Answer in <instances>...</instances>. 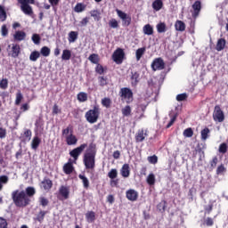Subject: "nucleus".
<instances>
[{"instance_id":"f257e3e1","label":"nucleus","mask_w":228,"mask_h":228,"mask_svg":"<svg viewBox=\"0 0 228 228\" xmlns=\"http://www.w3.org/2000/svg\"><path fill=\"white\" fill-rule=\"evenodd\" d=\"M12 199L16 208H28L31 204V199L28 198L24 191L16 190L12 191Z\"/></svg>"},{"instance_id":"f03ea898","label":"nucleus","mask_w":228,"mask_h":228,"mask_svg":"<svg viewBox=\"0 0 228 228\" xmlns=\"http://www.w3.org/2000/svg\"><path fill=\"white\" fill-rule=\"evenodd\" d=\"M97 151L94 148H89L84 154V165L86 170H94L95 168V156Z\"/></svg>"},{"instance_id":"7ed1b4c3","label":"nucleus","mask_w":228,"mask_h":228,"mask_svg":"<svg viewBox=\"0 0 228 228\" xmlns=\"http://www.w3.org/2000/svg\"><path fill=\"white\" fill-rule=\"evenodd\" d=\"M85 117L89 124H95V122L99 120V117H101V107L99 105H94L93 109H90L86 112Z\"/></svg>"},{"instance_id":"20e7f679","label":"nucleus","mask_w":228,"mask_h":228,"mask_svg":"<svg viewBox=\"0 0 228 228\" xmlns=\"http://www.w3.org/2000/svg\"><path fill=\"white\" fill-rule=\"evenodd\" d=\"M119 96L121 97V101H125L126 104H131L134 101L133 90L129 87H122L119 90Z\"/></svg>"},{"instance_id":"39448f33","label":"nucleus","mask_w":228,"mask_h":228,"mask_svg":"<svg viewBox=\"0 0 228 228\" xmlns=\"http://www.w3.org/2000/svg\"><path fill=\"white\" fill-rule=\"evenodd\" d=\"M20 8L25 15H31L33 13V8L29 4H35V0H17Z\"/></svg>"},{"instance_id":"423d86ee","label":"nucleus","mask_w":228,"mask_h":228,"mask_svg":"<svg viewBox=\"0 0 228 228\" xmlns=\"http://www.w3.org/2000/svg\"><path fill=\"white\" fill-rule=\"evenodd\" d=\"M214 122H219L220 124L225 120V114L222 110L220 105H216L212 114Z\"/></svg>"},{"instance_id":"0eeeda50","label":"nucleus","mask_w":228,"mask_h":228,"mask_svg":"<svg viewBox=\"0 0 228 228\" xmlns=\"http://www.w3.org/2000/svg\"><path fill=\"white\" fill-rule=\"evenodd\" d=\"M88 147V144L86 143H83L80 146L73 149L71 151H69V156L71 158H73L74 159V163H76L77 159H79V156H81V154L83 153V151H85V149Z\"/></svg>"},{"instance_id":"6e6552de","label":"nucleus","mask_w":228,"mask_h":228,"mask_svg":"<svg viewBox=\"0 0 228 228\" xmlns=\"http://www.w3.org/2000/svg\"><path fill=\"white\" fill-rule=\"evenodd\" d=\"M116 12H117L118 17H119V19H121L122 20V26H124L125 28L131 26V20H132L131 15H128L127 13L118 9H117Z\"/></svg>"},{"instance_id":"1a4fd4ad","label":"nucleus","mask_w":228,"mask_h":228,"mask_svg":"<svg viewBox=\"0 0 228 228\" xmlns=\"http://www.w3.org/2000/svg\"><path fill=\"white\" fill-rule=\"evenodd\" d=\"M126 56V53H124V49L118 48L112 54V60L117 63L118 65L122 64V61H124V57Z\"/></svg>"},{"instance_id":"9d476101","label":"nucleus","mask_w":228,"mask_h":228,"mask_svg":"<svg viewBox=\"0 0 228 228\" xmlns=\"http://www.w3.org/2000/svg\"><path fill=\"white\" fill-rule=\"evenodd\" d=\"M165 69V61L161 57L155 58L151 62V69L153 72L156 70H163Z\"/></svg>"},{"instance_id":"9b49d317","label":"nucleus","mask_w":228,"mask_h":228,"mask_svg":"<svg viewBox=\"0 0 228 228\" xmlns=\"http://www.w3.org/2000/svg\"><path fill=\"white\" fill-rule=\"evenodd\" d=\"M59 194L62 199L60 200H67L70 197V187L67 185H61L59 188Z\"/></svg>"},{"instance_id":"f8f14e48","label":"nucleus","mask_w":228,"mask_h":228,"mask_svg":"<svg viewBox=\"0 0 228 228\" xmlns=\"http://www.w3.org/2000/svg\"><path fill=\"white\" fill-rule=\"evenodd\" d=\"M191 8L193 10V12H191L192 17L193 19H197V17L200 15V11L202 10V2L199 0L195 1L191 5Z\"/></svg>"},{"instance_id":"ddd939ff","label":"nucleus","mask_w":228,"mask_h":228,"mask_svg":"<svg viewBox=\"0 0 228 228\" xmlns=\"http://www.w3.org/2000/svg\"><path fill=\"white\" fill-rule=\"evenodd\" d=\"M40 188L45 190V191H49L53 188V180L48 177H45L40 183Z\"/></svg>"},{"instance_id":"4468645a","label":"nucleus","mask_w":228,"mask_h":228,"mask_svg":"<svg viewBox=\"0 0 228 228\" xmlns=\"http://www.w3.org/2000/svg\"><path fill=\"white\" fill-rule=\"evenodd\" d=\"M126 197L127 200L136 202V200H138V191H136L134 189H129L126 192Z\"/></svg>"},{"instance_id":"2eb2a0df","label":"nucleus","mask_w":228,"mask_h":228,"mask_svg":"<svg viewBox=\"0 0 228 228\" xmlns=\"http://www.w3.org/2000/svg\"><path fill=\"white\" fill-rule=\"evenodd\" d=\"M19 54H20V45L12 44L9 56H12V58H19Z\"/></svg>"},{"instance_id":"dca6fc26","label":"nucleus","mask_w":228,"mask_h":228,"mask_svg":"<svg viewBox=\"0 0 228 228\" xmlns=\"http://www.w3.org/2000/svg\"><path fill=\"white\" fill-rule=\"evenodd\" d=\"M130 79L132 86H138V83H140V72L131 71Z\"/></svg>"},{"instance_id":"f3484780","label":"nucleus","mask_w":228,"mask_h":228,"mask_svg":"<svg viewBox=\"0 0 228 228\" xmlns=\"http://www.w3.org/2000/svg\"><path fill=\"white\" fill-rule=\"evenodd\" d=\"M148 136L147 132L143 129H140L135 134V142L136 143H140L145 140V137Z\"/></svg>"},{"instance_id":"a211bd4d","label":"nucleus","mask_w":228,"mask_h":228,"mask_svg":"<svg viewBox=\"0 0 228 228\" xmlns=\"http://www.w3.org/2000/svg\"><path fill=\"white\" fill-rule=\"evenodd\" d=\"M65 142L67 145H77V137L74 134H69V135H66Z\"/></svg>"},{"instance_id":"6ab92c4d","label":"nucleus","mask_w":228,"mask_h":228,"mask_svg":"<svg viewBox=\"0 0 228 228\" xmlns=\"http://www.w3.org/2000/svg\"><path fill=\"white\" fill-rule=\"evenodd\" d=\"M120 174L122 177L127 178L131 175V168L129 167V164H124L121 167Z\"/></svg>"},{"instance_id":"aec40b11","label":"nucleus","mask_w":228,"mask_h":228,"mask_svg":"<svg viewBox=\"0 0 228 228\" xmlns=\"http://www.w3.org/2000/svg\"><path fill=\"white\" fill-rule=\"evenodd\" d=\"M13 38L15 42H22V40H26V32L18 30L13 35Z\"/></svg>"},{"instance_id":"412c9836","label":"nucleus","mask_w":228,"mask_h":228,"mask_svg":"<svg viewBox=\"0 0 228 228\" xmlns=\"http://www.w3.org/2000/svg\"><path fill=\"white\" fill-rule=\"evenodd\" d=\"M63 172L66 174V175H70V174L74 172V166L72 165V162H67L63 166Z\"/></svg>"},{"instance_id":"4be33fe9","label":"nucleus","mask_w":228,"mask_h":228,"mask_svg":"<svg viewBox=\"0 0 228 228\" xmlns=\"http://www.w3.org/2000/svg\"><path fill=\"white\" fill-rule=\"evenodd\" d=\"M40 143H42V139L37 135L34 136L31 142V149H33V151H37V149L40 147Z\"/></svg>"},{"instance_id":"5701e85b","label":"nucleus","mask_w":228,"mask_h":228,"mask_svg":"<svg viewBox=\"0 0 228 228\" xmlns=\"http://www.w3.org/2000/svg\"><path fill=\"white\" fill-rule=\"evenodd\" d=\"M175 28L176 31H185L186 24L184 23V21L177 20L175 23Z\"/></svg>"},{"instance_id":"b1692460","label":"nucleus","mask_w":228,"mask_h":228,"mask_svg":"<svg viewBox=\"0 0 228 228\" xmlns=\"http://www.w3.org/2000/svg\"><path fill=\"white\" fill-rule=\"evenodd\" d=\"M98 83H99V86H102V88H104V86H108L110 85V80L106 76H100L98 77Z\"/></svg>"},{"instance_id":"393cba45","label":"nucleus","mask_w":228,"mask_h":228,"mask_svg":"<svg viewBox=\"0 0 228 228\" xmlns=\"http://www.w3.org/2000/svg\"><path fill=\"white\" fill-rule=\"evenodd\" d=\"M24 191L25 195H27V199H31V197H35V194L37 193V191L33 186L27 187Z\"/></svg>"},{"instance_id":"a878e982","label":"nucleus","mask_w":228,"mask_h":228,"mask_svg":"<svg viewBox=\"0 0 228 228\" xmlns=\"http://www.w3.org/2000/svg\"><path fill=\"white\" fill-rule=\"evenodd\" d=\"M156 28L158 33H167V23L160 21L156 25Z\"/></svg>"},{"instance_id":"bb28decb","label":"nucleus","mask_w":228,"mask_h":228,"mask_svg":"<svg viewBox=\"0 0 228 228\" xmlns=\"http://www.w3.org/2000/svg\"><path fill=\"white\" fill-rule=\"evenodd\" d=\"M142 31L144 35H148L151 37V35H154V28L151 24H146L142 28Z\"/></svg>"},{"instance_id":"cd10ccee","label":"nucleus","mask_w":228,"mask_h":228,"mask_svg":"<svg viewBox=\"0 0 228 228\" xmlns=\"http://www.w3.org/2000/svg\"><path fill=\"white\" fill-rule=\"evenodd\" d=\"M226 41L224 38H219L216 43V49L220 52L225 49Z\"/></svg>"},{"instance_id":"c85d7f7f","label":"nucleus","mask_w":228,"mask_h":228,"mask_svg":"<svg viewBox=\"0 0 228 228\" xmlns=\"http://www.w3.org/2000/svg\"><path fill=\"white\" fill-rule=\"evenodd\" d=\"M155 12H159L163 8V0H155L151 4Z\"/></svg>"},{"instance_id":"c756f323","label":"nucleus","mask_w":228,"mask_h":228,"mask_svg":"<svg viewBox=\"0 0 228 228\" xmlns=\"http://www.w3.org/2000/svg\"><path fill=\"white\" fill-rule=\"evenodd\" d=\"M86 219L88 224H94V222H95V212L87 211L86 214Z\"/></svg>"},{"instance_id":"7c9ffc66","label":"nucleus","mask_w":228,"mask_h":228,"mask_svg":"<svg viewBox=\"0 0 228 228\" xmlns=\"http://www.w3.org/2000/svg\"><path fill=\"white\" fill-rule=\"evenodd\" d=\"M78 179L82 181L83 186L86 190H88V188H90V181L85 175H78Z\"/></svg>"},{"instance_id":"2f4dec72","label":"nucleus","mask_w":228,"mask_h":228,"mask_svg":"<svg viewBox=\"0 0 228 228\" xmlns=\"http://www.w3.org/2000/svg\"><path fill=\"white\" fill-rule=\"evenodd\" d=\"M78 102H86L88 101V94L85 92H80L77 95Z\"/></svg>"},{"instance_id":"473e14b6","label":"nucleus","mask_w":228,"mask_h":228,"mask_svg":"<svg viewBox=\"0 0 228 228\" xmlns=\"http://www.w3.org/2000/svg\"><path fill=\"white\" fill-rule=\"evenodd\" d=\"M78 35H79V33H77V31H70L69 33V37H68L69 44L76 42L77 40Z\"/></svg>"},{"instance_id":"72a5a7b5","label":"nucleus","mask_w":228,"mask_h":228,"mask_svg":"<svg viewBox=\"0 0 228 228\" xmlns=\"http://www.w3.org/2000/svg\"><path fill=\"white\" fill-rule=\"evenodd\" d=\"M90 15L91 17L94 18V20L96 22H99V20H101L102 17H101V12L99 10H93L90 12Z\"/></svg>"},{"instance_id":"f704fd0d","label":"nucleus","mask_w":228,"mask_h":228,"mask_svg":"<svg viewBox=\"0 0 228 228\" xmlns=\"http://www.w3.org/2000/svg\"><path fill=\"white\" fill-rule=\"evenodd\" d=\"M89 61L91 63H94V65L99 64V61H101V59L99 58V54L97 53H93L88 57Z\"/></svg>"},{"instance_id":"c9c22d12","label":"nucleus","mask_w":228,"mask_h":228,"mask_svg":"<svg viewBox=\"0 0 228 228\" xmlns=\"http://www.w3.org/2000/svg\"><path fill=\"white\" fill-rule=\"evenodd\" d=\"M6 19H8L6 10H4V6L0 5V22H4Z\"/></svg>"},{"instance_id":"e433bc0d","label":"nucleus","mask_w":228,"mask_h":228,"mask_svg":"<svg viewBox=\"0 0 228 228\" xmlns=\"http://www.w3.org/2000/svg\"><path fill=\"white\" fill-rule=\"evenodd\" d=\"M147 184L150 186H154L156 184V175L154 174L151 173L147 178H146Z\"/></svg>"},{"instance_id":"4c0bfd02","label":"nucleus","mask_w":228,"mask_h":228,"mask_svg":"<svg viewBox=\"0 0 228 228\" xmlns=\"http://www.w3.org/2000/svg\"><path fill=\"white\" fill-rule=\"evenodd\" d=\"M145 51H146L145 47L138 48L136 50L135 57H136L137 61H140V60H142V56H143V54H145Z\"/></svg>"},{"instance_id":"58836bf2","label":"nucleus","mask_w":228,"mask_h":228,"mask_svg":"<svg viewBox=\"0 0 228 228\" xmlns=\"http://www.w3.org/2000/svg\"><path fill=\"white\" fill-rule=\"evenodd\" d=\"M74 10L77 13H81V12H85V10H86V5L83 3H77Z\"/></svg>"},{"instance_id":"ea45409f","label":"nucleus","mask_w":228,"mask_h":228,"mask_svg":"<svg viewBox=\"0 0 228 228\" xmlns=\"http://www.w3.org/2000/svg\"><path fill=\"white\" fill-rule=\"evenodd\" d=\"M45 215H47V211H45V210L39 211V213L37 216L36 220H37V222H39V224H42V222H44V219L45 218Z\"/></svg>"},{"instance_id":"a19ab883","label":"nucleus","mask_w":228,"mask_h":228,"mask_svg":"<svg viewBox=\"0 0 228 228\" xmlns=\"http://www.w3.org/2000/svg\"><path fill=\"white\" fill-rule=\"evenodd\" d=\"M131 112H132V110H131V106H129V105H126L121 110V113H122L123 117H130Z\"/></svg>"},{"instance_id":"79ce46f5","label":"nucleus","mask_w":228,"mask_h":228,"mask_svg":"<svg viewBox=\"0 0 228 228\" xmlns=\"http://www.w3.org/2000/svg\"><path fill=\"white\" fill-rule=\"evenodd\" d=\"M71 57H72V53L70 52V50H67V49L63 50L61 60L69 61L70 60Z\"/></svg>"},{"instance_id":"37998d69","label":"nucleus","mask_w":228,"mask_h":228,"mask_svg":"<svg viewBox=\"0 0 228 228\" xmlns=\"http://www.w3.org/2000/svg\"><path fill=\"white\" fill-rule=\"evenodd\" d=\"M31 136H33V132L29 129H25L23 133L25 142H29L31 140Z\"/></svg>"},{"instance_id":"c03bdc74","label":"nucleus","mask_w":228,"mask_h":228,"mask_svg":"<svg viewBox=\"0 0 228 228\" xmlns=\"http://www.w3.org/2000/svg\"><path fill=\"white\" fill-rule=\"evenodd\" d=\"M38 201L42 208H46V206H49V200L44 196H40Z\"/></svg>"},{"instance_id":"a18cd8bd","label":"nucleus","mask_w":228,"mask_h":228,"mask_svg":"<svg viewBox=\"0 0 228 228\" xmlns=\"http://www.w3.org/2000/svg\"><path fill=\"white\" fill-rule=\"evenodd\" d=\"M118 176V171L115 168L110 169V171L108 173V177L111 180L117 179Z\"/></svg>"},{"instance_id":"49530a36","label":"nucleus","mask_w":228,"mask_h":228,"mask_svg":"<svg viewBox=\"0 0 228 228\" xmlns=\"http://www.w3.org/2000/svg\"><path fill=\"white\" fill-rule=\"evenodd\" d=\"M38 58H40V52L38 51H34L29 55L30 61H37Z\"/></svg>"},{"instance_id":"de8ad7c7","label":"nucleus","mask_w":228,"mask_h":228,"mask_svg":"<svg viewBox=\"0 0 228 228\" xmlns=\"http://www.w3.org/2000/svg\"><path fill=\"white\" fill-rule=\"evenodd\" d=\"M22 99H24V96L22 95V93L20 92V90H19L16 94L15 105L19 106V104L22 102Z\"/></svg>"},{"instance_id":"09e8293b","label":"nucleus","mask_w":228,"mask_h":228,"mask_svg":"<svg viewBox=\"0 0 228 228\" xmlns=\"http://www.w3.org/2000/svg\"><path fill=\"white\" fill-rule=\"evenodd\" d=\"M102 105L103 108H111V99L108 97L102 99Z\"/></svg>"},{"instance_id":"8fccbe9b","label":"nucleus","mask_w":228,"mask_h":228,"mask_svg":"<svg viewBox=\"0 0 228 228\" xmlns=\"http://www.w3.org/2000/svg\"><path fill=\"white\" fill-rule=\"evenodd\" d=\"M209 128L206 127L203 130H201V140L205 142V140H208L209 138Z\"/></svg>"},{"instance_id":"3c124183","label":"nucleus","mask_w":228,"mask_h":228,"mask_svg":"<svg viewBox=\"0 0 228 228\" xmlns=\"http://www.w3.org/2000/svg\"><path fill=\"white\" fill-rule=\"evenodd\" d=\"M170 121L168 122V124L167 125V129H169V127H172V126H174L175 120H177V115L175 114H170Z\"/></svg>"},{"instance_id":"603ef678","label":"nucleus","mask_w":228,"mask_h":228,"mask_svg":"<svg viewBox=\"0 0 228 228\" xmlns=\"http://www.w3.org/2000/svg\"><path fill=\"white\" fill-rule=\"evenodd\" d=\"M40 53L42 54V56H45V58H47V56L51 54V49L47 46H43L41 48Z\"/></svg>"},{"instance_id":"864d4df0","label":"nucleus","mask_w":228,"mask_h":228,"mask_svg":"<svg viewBox=\"0 0 228 228\" xmlns=\"http://www.w3.org/2000/svg\"><path fill=\"white\" fill-rule=\"evenodd\" d=\"M74 130L72 129V126H69L67 128L62 130V136H69V134H73Z\"/></svg>"},{"instance_id":"5fc2aeb1","label":"nucleus","mask_w":228,"mask_h":228,"mask_svg":"<svg viewBox=\"0 0 228 228\" xmlns=\"http://www.w3.org/2000/svg\"><path fill=\"white\" fill-rule=\"evenodd\" d=\"M95 72H96V74H99L100 76H102V74H104V67L99 62H98V64H96Z\"/></svg>"},{"instance_id":"6e6d98bb","label":"nucleus","mask_w":228,"mask_h":228,"mask_svg":"<svg viewBox=\"0 0 228 228\" xmlns=\"http://www.w3.org/2000/svg\"><path fill=\"white\" fill-rule=\"evenodd\" d=\"M183 136L185 138H191V136H193V129H191V127L186 128L183 131Z\"/></svg>"},{"instance_id":"4d7b16f0","label":"nucleus","mask_w":228,"mask_h":228,"mask_svg":"<svg viewBox=\"0 0 228 228\" xmlns=\"http://www.w3.org/2000/svg\"><path fill=\"white\" fill-rule=\"evenodd\" d=\"M0 88L1 90H6L8 88V78H2L0 80Z\"/></svg>"},{"instance_id":"13d9d810","label":"nucleus","mask_w":228,"mask_h":228,"mask_svg":"<svg viewBox=\"0 0 228 228\" xmlns=\"http://www.w3.org/2000/svg\"><path fill=\"white\" fill-rule=\"evenodd\" d=\"M219 152L221 153V154H225V153H227V143H225V142H223V143H221L220 145H219Z\"/></svg>"},{"instance_id":"bf43d9fd","label":"nucleus","mask_w":228,"mask_h":228,"mask_svg":"<svg viewBox=\"0 0 228 228\" xmlns=\"http://www.w3.org/2000/svg\"><path fill=\"white\" fill-rule=\"evenodd\" d=\"M109 26H110V28H112L113 29H117V28H118V21H117L116 19H111L109 21Z\"/></svg>"},{"instance_id":"052dcab7","label":"nucleus","mask_w":228,"mask_h":228,"mask_svg":"<svg viewBox=\"0 0 228 228\" xmlns=\"http://www.w3.org/2000/svg\"><path fill=\"white\" fill-rule=\"evenodd\" d=\"M226 171L227 169L225 168V166L224 164H221L220 166L217 167L216 175H220V174H224V172Z\"/></svg>"},{"instance_id":"680f3d73","label":"nucleus","mask_w":228,"mask_h":228,"mask_svg":"<svg viewBox=\"0 0 228 228\" xmlns=\"http://www.w3.org/2000/svg\"><path fill=\"white\" fill-rule=\"evenodd\" d=\"M186 99H188V94H180L176 95V101H178V102L186 101Z\"/></svg>"},{"instance_id":"e2e57ef3","label":"nucleus","mask_w":228,"mask_h":228,"mask_svg":"<svg viewBox=\"0 0 228 228\" xmlns=\"http://www.w3.org/2000/svg\"><path fill=\"white\" fill-rule=\"evenodd\" d=\"M148 161L151 165H156V163H158V156L152 155V156L148 157Z\"/></svg>"},{"instance_id":"0e129e2a","label":"nucleus","mask_w":228,"mask_h":228,"mask_svg":"<svg viewBox=\"0 0 228 228\" xmlns=\"http://www.w3.org/2000/svg\"><path fill=\"white\" fill-rule=\"evenodd\" d=\"M40 35L38 34H33L32 36V41L34 42V44H36V45H38V44H40Z\"/></svg>"},{"instance_id":"69168bd1","label":"nucleus","mask_w":228,"mask_h":228,"mask_svg":"<svg viewBox=\"0 0 228 228\" xmlns=\"http://www.w3.org/2000/svg\"><path fill=\"white\" fill-rule=\"evenodd\" d=\"M209 163L211 168H216V165L218 164V157H214Z\"/></svg>"},{"instance_id":"338daca9","label":"nucleus","mask_w":228,"mask_h":228,"mask_svg":"<svg viewBox=\"0 0 228 228\" xmlns=\"http://www.w3.org/2000/svg\"><path fill=\"white\" fill-rule=\"evenodd\" d=\"M2 37H8V28L4 24L1 28Z\"/></svg>"},{"instance_id":"774afa93","label":"nucleus","mask_w":228,"mask_h":228,"mask_svg":"<svg viewBox=\"0 0 228 228\" xmlns=\"http://www.w3.org/2000/svg\"><path fill=\"white\" fill-rule=\"evenodd\" d=\"M0 228H8V223L3 217H0Z\"/></svg>"}]
</instances>
